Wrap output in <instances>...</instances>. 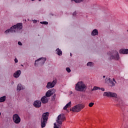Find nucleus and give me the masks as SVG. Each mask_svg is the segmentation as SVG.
Segmentation results:
<instances>
[{"label": "nucleus", "mask_w": 128, "mask_h": 128, "mask_svg": "<svg viewBox=\"0 0 128 128\" xmlns=\"http://www.w3.org/2000/svg\"><path fill=\"white\" fill-rule=\"evenodd\" d=\"M22 23H18L16 25H14L12 27L6 30L4 32V34H8L10 32H12L14 34V32H18V30H22Z\"/></svg>", "instance_id": "f257e3e1"}, {"label": "nucleus", "mask_w": 128, "mask_h": 128, "mask_svg": "<svg viewBox=\"0 0 128 128\" xmlns=\"http://www.w3.org/2000/svg\"><path fill=\"white\" fill-rule=\"evenodd\" d=\"M50 114L48 112L44 113L42 117L41 118V126L42 128H44L46 126V124L48 122V116Z\"/></svg>", "instance_id": "f03ea898"}, {"label": "nucleus", "mask_w": 128, "mask_h": 128, "mask_svg": "<svg viewBox=\"0 0 128 128\" xmlns=\"http://www.w3.org/2000/svg\"><path fill=\"white\" fill-rule=\"evenodd\" d=\"M85 88H86V86L82 82H78L76 84L75 90L77 92H84Z\"/></svg>", "instance_id": "7ed1b4c3"}, {"label": "nucleus", "mask_w": 128, "mask_h": 128, "mask_svg": "<svg viewBox=\"0 0 128 128\" xmlns=\"http://www.w3.org/2000/svg\"><path fill=\"white\" fill-rule=\"evenodd\" d=\"M64 120H66V116H64V114H61L58 115V118L56 120V122L58 124V126H60Z\"/></svg>", "instance_id": "20e7f679"}, {"label": "nucleus", "mask_w": 128, "mask_h": 128, "mask_svg": "<svg viewBox=\"0 0 128 128\" xmlns=\"http://www.w3.org/2000/svg\"><path fill=\"white\" fill-rule=\"evenodd\" d=\"M84 108V105L82 104H78L72 107L70 110H72V112H80V110H82Z\"/></svg>", "instance_id": "39448f33"}, {"label": "nucleus", "mask_w": 128, "mask_h": 128, "mask_svg": "<svg viewBox=\"0 0 128 128\" xmlns=\"http://www.w3.org/2000/svg\"><path fill=\"white\" fill-rule=\"evenodd\" d=\"M46 60V58H40L39 59L35 61L34 64L36 66H38V64H39V66H44V64Z\"/></svg>", "instance_id": "423d86ee"}, {"label": "nucleus", "mask_w": 128, "mask_h": 128, "mask_svg": "<svg viewBox=\"0 0 128 128\" xmlns=\"http://www.w3.org/2000/svg\"><path fill=\"white\" fill-rule=\"evenodd\" d=\"M103 96H108V98H116L118 96L116 94L110 92H104Z\"/></svg>", "instance_id": "0eeeda50"}, {"label": "nucleus", "mask_w": 128, "mask_h": 128, "mask_svg": "<svg viewBox=\"0 0 128 128\" xmlns=\"http://www.w3.org/2000/svg\"><path fill=\"white\" fill-rule=\"evenodd\" d=\"M120 58V55L118 51H114L112 54H111L110 60H118Z\"/></svg>", "instance_id": "6e6552de"}, {"label": "nucleus", "mask_w": 128, "mask_h": 128, "mask_svg": "<svg viewBox=\"0 0 128 128\" xmlns=\"http://www.w3.org/2000/svg\"><path fill=\"white\" fill-rule=\"evenodd\" d=\"M56 84V80H54L52 82H48L46 88H52L54 87Z\"/></svg>", "instance_id": "1a4fd4ad"}, {"label": "nucleus", "mask_w": 128, "mask_h": 128, "mask_svg": "<svg viewBox=\"0 0 128 128\" xmlns=\"http://www.w3.org/2000/svg\"><path fill=\"white\" fill-rule=\"evenodd\" d=\"M13 120L15 124H19L20 122V118L18 114H14L13 116Z\"/></svg>", "instance_id": "9d476101"}, {"label": "nucleus", "mask_w": 128, "mask_h": 128, "mask_svg": "<svg viewBox=\"0 0 128 128\" xmlns=\"http://www.w3.org/2000/svg\"><path fill=\"white\" fill-rule=\"evenodd\" d=\"M54 92H56V90L54 88L46 92V96L47 98H50V96H52Z\"/></svg>", "instance_id": "9b49d317"}, {"label": "nucleus", "mask_w": 128, "mask_h": 128, "mask_svg": "<svg viewBox=\"0 0 128 128\" xmlns=\"http://www.w3.org/2000/svg\"><path fill=\"white\" fill-rule=\"evenodd\" d=\"M34 106L35 108H40V106H42V102L36 100L34 102Z\"/></svg>", "instance_id": "f8f14e48"}, {"label": "nucleus", "mask_w": 128, "mask_h": 128, "mask_svg": "<svg viewBox=\"0 0 128 128\" xmlns=\"http://www.w3.org/2000/svg\"><path fill=\"white\" fill-rule=\"evenodd\" d=\"M42 104H48V99L46 96H44L41 98Z\"/></svg>", "instance_id": "ddd939ff"}, {"label": "nucleus", "mask_w": 128, "mask_h": 128, "mask_svg": "<svg viewBox=\"0 0 128 128\" xmlns=\"http://www.w3.org/2000/svg\"><path fill=\"white\" fill-rule=\"evenodd\" d=\"M21 72L20 70H18L14 74V78H18L20 76Z\"/></svg>", "instance_id": "4468645a"}, {"label": "nucleus", "mask_w": 128, "mask_h": 128, "mask_svg": "<svg viewBox=\"0 0 128 128\" xmlns=\"http://www.w3.org/2000/svg\"><path fill=\"white\" fill-rule=\"evenodd\" d=\"M120 54H128V49H120L119 51Z\"/></svg>", "instance_id": "2eb2a0df"}, {"label": "nucleus", "mask_w": 128, "mask_h": 128, "mask_svg": "<svg viewBox=\"0 0 128 128\" xmlns=\"http://www.w3.org/2000/svg\"><path fill=\"white\" fill-rule=\"evenodd\" d=\"M92 36H98V30L94 29L92 30L91 34Z\"/></svg>", "instance_id": "dca6fc26"}, {"label": "nucleus", "mask_w": 128, "mask_h": 128, "mask_svg": "<svg viewBox=\"0 0 128 128\" xmlns=\"http://www.w3.org/2000/svg\"><path fill=\"white\" fill-rule=\"evenodd\" d=\"M72 106V102H70L68 104H67L63 108V110H66L68 108H70Z\"/></svg>", "instance_id": "f3484780"}, {"label": "nucleus", "mask_w": 128, "mask_h": 128, "mask_svg": "<svg viewBox=\"0 0 128 128\" xmlns=\"http://www.w3.org/2000/svg\"><path fill=\"white\" fill-rule=\"evenodd\" d=\"M24 90V87H22V86L20 84H18L17 86V90L20 92V90Z\"/></svg>", "instance_id": "a211bd4d"}, {"label": "nucleus", "mask_w": 128, "mask_h": 128, "mask_svg": "<svg viewBox=\"0 0 128 128\" xmlns=\"http://www.w3.org/2000/svg\"><path fill=\"white\" fill-rule=\"evenodd\" d=\"M56 52L58 56H62V50H60L58 48L56 49Z\"/></svg>", "instance_id": "6ab92c4d"}, {"label": "nucleus", "mask_w": 128, "mask_h": 128, "mask_svg": "<svg viewBox=\"0 0 128 128\" xmlns=\"http://www.w3.org/2000/svg\"><path fill=\"white\" fill-rule=\"evenodd\" d=\"M72 2H74L76 4H80L82 2H86V0H72Z\"/></svg>", "instance_id": "aec40b11"}, {"label": "nucleus", "mask_w": 128, "mask_h": 128, "mask_svg": "<svg viewBox=\"0 0 128 128\" xmlns=\"http://www.w3.org/2000/svg\"><path fill=\"white\" fill-rule=\"evenodd\" d=\"M108 80H109V82L110 84V86H114V82H112V79L109 78Z\"/></svg>", "instance_id": "412c9836"}, {"label": "nucleus", "mask_w": 128, "mask_h": 128, "mask_svg": "<svg viewBox=\"0 0 128 128\" xmlns=\"http://www.w3.org/2000/svg\"><path fill=\"white\" fill-rule=\"evenodd\" d=\"M6 101V96H3L0 98V102H4Z\"/></svg>", "instance_id": "4be33fe9"}, {"label": "nucleus", "mask_w": 128, "mask_h": 128, "mask_svg": "<svg viewBox=\"0 0 128 128\" xmlns=\"http://www.w3.org/2000/svg\"><path fill=\"white\" fill-rule=\"evenodd\" d=\"M100 88L96 86H94L92 90V91L93 92V90H100Z\"/></svg>", "instance_id": "5701e85b"}, {"label": "nucleus", "mask_w": 128, "mask_h": 128, "mask_svg": "<svg viewBox=\"0 0 128 128\" xmlns=\"http://www.w3.org/2000/svg\"><path fill=\"white\" fill-rule=\"evenodd\" d=\"M93 64H94V63H92V62H88L87 64L88 66H92Z\"/></svg>", "instance_id": "b1692460"}, {"label": "nucleus", "mask_w": 128, "mask_h": 128, "mask_svg": "<svg viewBox=\"0 0 128 128\" xmlns=\"http://www.w3.org/2000/svg\"><path fill=\"white\" fill-rule=\"evenodd\" d=\"M40 23L42 24H48V22H41Z\"/></svg>", "instance_id": "393cba45"}, {"label": "nucleus", "mask_w": 128, "mask_h": 128, "mask_svg": "<svg viewBox=\"0 0 128 128\" xmlns=\"http://www.w3.org/2000/svg\"><path fill=\"white\" fill-rule=\"evenodd\" d=\"M94 103L90 102L88 104V106H90V108H92L94 106Z\"/></svg>", "instance_id": "a878e982"}, {"label": "nucleus", "mask_w": 128, "mask_h": 128, "mask_svg": "<svg viewBox=\"0 0 128 128\" xmlns=\"http://www.w3.org/2000/svg\"><path fill=\"white\" fill-rule=\"evenodd\" d=\"M56 94H54L52 98V100H56Z\"/></svg>", "instance_id": "bb28decb"}, {"label": "nucleus", "mask_w": 128, "mask_h": 128, "mask_svg": "<svg viewBox=\"0 0 128 128\" xmlns=\"http://www.w3.org/2000/svg\"><path fill=\"white\" fill-rule=\"evenodd\" d=\"M66 72H71L70 68H66Z\"/></svg>", "instance_id": "cd10ccee"}, {"label": "nucleus", "mask_w": 128, "mask_h": 128, "mask_svg": "<svg viewBox=\"0 0 128 128\" xmlns=\"http://www.w3.org/2000/svg\"><path fill=\"white\" fill-rule=\"evenodd\" d=\"M73 16H76V12H75L73 13V14H72Z\"/></svg>", "instance_id": "c85d7f7f"}, {"label": "nucleus", "mask_w": 128, "mask_h": 128, "mask_svg": "<svg viewBox=\"0 0 128 128\" xmlns=\"http://www.w3.org/2000/svg\"><path fill=\"white\" fill-rule=\"evenodd\" d=\"M100 90H102V92H104V88H100Z\"/></svg>", "instance_id": "c756f323"}, {"label": "nucleus", "mask_w": 128, "mask_h": 128, "mask_svg": "<svg viewBox=\"0 0 128 128\" xmlns=\"http://www.w3.org/2000/svg\"><path fill=\"white\" fill-rule=\"evenodd\" d=\"M18 44L19 46H22V43L20 42H18Z\"/></svg>", "instance_id": "7c9ffc66"}, {"label": "nucleus", "mask_w": 128, "mask_h": 128, "mask_svg": "<svg viewBox=\"0 0 128 128\" xmlns=\"http://www.w3.org/2000/svg\"><path fill=\"white\" fill-rule=\"evenodd\" d=\"M14 62H18V60L16 58H15Z\"/></svg>", "instance_id": "2f4dec72"}, {"label": "nucleus", "mask_w": 128, "mask_h": 128, "mask_svg": "<svg viewBox=\"0 0 128 128\" xmlns=\"http://www.w3.org/2000/svg\"><path fill=\"white\" fill-rule=\"evenodd\" d=\"M38 22V21H36V20H34L33 22L36 23V22Z\"/></svg>", "instance_id": "473e14b6"}, {"label": "nucleus", "mask_w": 128, "mask_h": 128, "mask_svg": "<svg viewBox=\"0 0 128 128\" xmlns=\"http://www.w3.org/2000/svg\"><path fill=\"white\" fill-rule=\"evenodd\" d=\"M113 82H116V80H114V78H113Z\"/></svg>", "instance_id": "72a5a7b5"}, {"label": "nucleus", "mask_w": 128, "mask_h": 128, "mask_svg": "<svg viewBox=\"0 0 128 128\" xmlns=\"http://www.w3.org/2000/svg\"><path fill=\"white\" fill-rule=\"evenodd\" d=\"M103 78H106V76H104Z\"/></svg>", "instance_id": "f704fd0d"}, {"label": "nucleus", "mask_w": 128, "mask_h": 128, "mask_svg": "<svg viewBox=\"0 0 128 128\" xmlns=\"http://www.w3.org/2000/svg\"><path fill=\"white\" fill-rule=\"evenodd\" d=\"M32 0V2H34V0Z\"/></svg>", "instance_id": "c9c22d12"}, {"label": "nucleus", "mask_w": 128, "mask_h": 128, "mask_svg": "<svg viewBox=\"0 0 128 128\" xmlns=\"http://www.w3.org/2000/svg\"><path fill=\"white\" fill-rule=\"evenodd\" d=\"M70 56H72V53H70Z\"/></svg>", "instance_id": "e433bc0d"}, {"label": "nucleus", "mask_w": 128, "mask_h": 128, "mask_svg": "<svg viewBox=\"0 0 128 128\" xmlns=\"http://www.w3.org/2000/svg\"><path fill=\"white\" fill-rule=\"evenodd\" d=\"M2 114L0 113V116Z\"/></svg>", "instance_id": "4c0bfd02"}, {"label": "nucleus", "mask_w": 128, "mask_h": 128, "mask_svg": "<svg viewBox=\"0 0 128 128\" xmlns=\"http://www.w3.org/2000/svg\"><path fill=\"white\" fill-rule=\"evenodd\" d=\"M39 0V2H40V0Z\"/></svg>", "instance_id": "58836bf2"}, {"label": "nucleus", "mask_w": 128, "mask_h": 128, "mask_svg": "<svg viewBox=\"0 0 128 128\" xmlns=\"http://www.w3.org/2000/svg\"><path fill=\"white\" fill-rule=\"evenodd\" d=\"M126 32H128V30H126Z\"/></svg>", "instance_id": "ea45409f"}, {"label": "nucleus", "mask_w": 128, "mask_h": 128, "mask_svg": "<svg viewBox=\"0 0 128 128\" xmlns=\"http://www.w3.org/2000/svg\"><path fill=\"white\" fill-rule=\"evenodd\" d=\"M71 94H72V92H71Z\"/></svg>", "instance_id": "a19ab883"}]
</instances>
